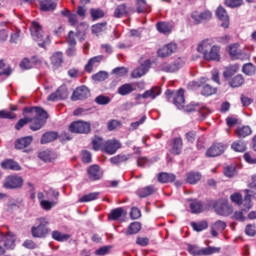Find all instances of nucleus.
<instances>
[{
    "mask_svg": "<svg viewBox=\"0 0 256 256\" xmlns=\"http://www.w3.org/2000/svg\"><path fill=\"white\" fill-rule=\"evenodd\" d=\"M127 215V211L123 208H116L111 210L109 214V219L110 221H117V219H121V217H125Z\"/></svg>",
    "mask_w": 256,
    "mask_h": 256,
    "instance_id": "c85d7f7f",
    "label": "nucleus"
},
{
    "mask_svg": "<svg viewBox=\"0 0 256 256\" xmlns=\"http://www.w3.org/2000/svg\"><path fill=\"white\" fill-rule=\"evenodd\" d=\"M107 29V23L96 24L92 27V32L99 34Z\"/></svg>",
    "mask_w": 256,
    "mask_h": 256,
    "instance_id": "774afa93",
    "label": "nucleus"
},
{
    "mask_svg": "<svg viewBox=\"0 0 256 256\" xmlns=\"http://www.w3.org/2000/svg\"><path fill=\"white\" fill-rule=\"evenodd\" d=\"M91 96V92L87 86H80L76 88L72 94V101H83V99H87Z\"/></svg>",
    "mask_w": 256,
    "mask_h": 256,
    "instance_id": "9d476101",
    "label": "nucleus"
},
{
    "mask_svg": "<svg viewBox=\"0 0 256 256\" xmlns=\"http://www.w3.org/2000/svg\"><path fill=\"white\" fill-rule=\"evenodd\" d=\"M33 143V136H26L24 138L18 139L16 141L15 147L17 149H25V147H29Z\"/></svg>",
    "mask_w": 256,
    "mask_h": 256,
    "instance_id": "2f4dec72",
    "label": "nucleus"
},
{
    "mask_svg": "<svg viewBox=\"0 0 256 256\" xmlns=\"http://www.w3.org/2000/svg\"><path fill=\"white\" fill-rule=\"evenodd\" d=\"M112 73L113 75H116V77H125V74L129 73V70L125 67H118V68H115L112 71Z\"/></svg>",
    "mask_w": 256,
    "mask_h": 256,
    "instance_id": "69168bd1",
    "label": "nucleus"
},
{
    "mask_svg": "<svg viewBox=\"0 0 256 256\" xmlns=\"http://www.w3.org/2000/svg\"><path fill=\"white\" fill-rule=\"evenodd\" d=\"M239 71V67L237 65L228 66L225 71L223 72V77L225 79H229L235 75Z\"/></svg>",
    "mask_w": 256,
    "mask_h": 256,
    "instance_id": "09e8293b",
    "label": "nucleus"
},
{
    "mask_svg": "<svg viewBox=\"0 0 256 256\" xmlns=\"http://www.w3.org/2000/svg\"><path fill=\"white\" fill-rule=\"evenodd\" d=\"M56 205L57 202L55 201L42 200L40 202V206L42 207V209H44V211H51V209H53V207Z\"/></svg>",
    "mask_w": 256,
    "mask_h": 256,
    "instance_id": "bf43d9fd",
    "label": "nucleus"
},
{
    "mask_svg": "<svg viewBox=\"0 0 256 256\" xmlns=\"http://www.w3.org/2000/svg\"><path fill=\"white\" fill-rule=\"evenodd\" d=\"M88 177L91 181H99L103 177V172L99 168V165H92L87 169Z\"/></svg>",
    "mask_w": 256,
    "mask_h": 256,
    "instance_id": "aec40b11",
    "label": "nucleus"
},
{
    "mask_svg": "<svg viewBox=\"0 0 256 256\" xmlns=\"http://www.w3.org/2000/svg\"><path fill=\"white\" fill-rule=\"evenodd\" d=\"M92 145H93L94 151H99V150L104 151L105 149V142L101 137H95L94 139H92Z\"/></svg>",
    "mask_w": 256,
    "mask_h": 256,
    "instance_id": "37998d69",
    "label": "nucleus"
},
{
    "mask_svg": "<svg viewBox=\"0 0 256 256\" xmlns=\"http://www.w3.org/2000/svg\"><path fill=\"white\" fill-rule=\"evenodd\" d=\"M30 31L34 41L38 42L39 47L45 49L47 43H49V36H43V28H41V24L32 22Z\"/></svg>",
    "mask_w": 256,
    "mask_h": 256,
    "instance_id": "f03ea898",
    "label": "nucleus"
},
{
    "mask_svg": "<svg viewBox=\"0 0 256 256\" xmlns=\"http://www.w3.org/2000/svg\"><path fill=\"white\" fill-rule=\"evenodd\" d=\"M227 228V223L221 220H217L216 222L212 223L210 226V233L212 237H218L219 233H223Z\"/></svg>",
    "mask_w": 256,
    "mask_h": 256,
    "instance_id": "f3484780",
    "label": "nucleus"
},
{
    "mask_svg": "<svg viewBox=\"0 0 256 256\" xmlns=\"http://www.w3.org/2000/svg\"><path fill=\"white\" fill-rule=\"evenodd\" d=\"M49 221L45 218H39L36 220V225L31 228V235L34 239H45L49 235Z\"/></svg>",
    "mask_w": 256,
    "mask_h": 256,
    "instance_id": "f257e3e1",
    "label": "nucleus"
},
{
    "mask_svg": "<svg viewBox=\"0 0 256 256\" xmlns=\"http://www.w3.org/2000/svg\"><path fill=\"white\" fill-rule=\"evenodd\" d=\"M129 159H131V154H119L117 156L112 157L110 159V163H112V165H120V163H125V161H129Z\"/></svg>",
    "mask_w": 256,
    "mask_h": 256,
    "instance_id": "f704fd0d",
    "label": "nucleus"
},
{
    "mask_svg": "<svg viewBox=\"0 0 256 256\" xmlns=\"http://www.w3.org/2000/svg\"><path fill=\"white\" fill-rule=\"evenodd\" d=\"M158 181L159 183H173L175 181V174L162 172L158 175Z\"/></svg>",
    "mask_w": 256,
    "mask_h": 256,
    "instance_id": "e433bc0d",
    "label": "nucleus"
},
{
    "mask_svg": "<svg viewBox=\"0 0 256 256\" xmlns=\"http://www.w3.org/2000/svg\"><path fill=\"white\" fill-rule=\"evenodd\" d=\"M155 193V186H145L143 188L138 189L137 195L141 199H145V197H149V195H153Z\"/></svg>",
    "mask_w": 256,
    "mask_h": 256,
    "instance_id": "bb28decb",
    "label": "nucleus"
},
{
    "mask_svg": "<svg viewBox=\"0 0 256 256\" xmlns=\"http://www.w3.org/2000/svg\"><path fill=\"white\" fill-rule=\"evenodd\" d=\"M214 208L216 213L223 217H227L233 213V208H231V205H229V201L227 200H219Z\"/></svg>",
    "mask_w": 256,
    "mask_h": 256,
    "instance_id": "423d86ee",
    "label": "nucleus"
},
{
    "mask_svg": "<svg viewBox=\"0 0 256 256\" xmlns=\"http://www.w3.org/2000/svg\"><path fill=\"white\" fill-rule=\"evenodd\" d=\"M245 83V78H243V75H236L234 78H232L229 81L230 87L237 88L241 87Z\"/></svg>",
    "mask_w": 256,
    "mask_h": 256,
    "instance_id": "c03bdc74",
    "label": "nucleus"
},
{
    "mask_svg": "<svg viewBox=\"0 0 256 256\" xmlns=\"http://www.w3.org/2000/svg\"><path fill=\"white\" fill-rule=\"evenodd\" d=\"M95 103H97V105H109L111 98H109V96L99 95L95 98Z\"/></svg>",
    "mask_w": 256,
    "mask_h": 256,
    "instance_id": "052dcab7",
    "label": "nucleus"
},
{
    "mask_svg": "<svg viewBox=\"0 0 256 256\" xmlns=\"http://www.w3.org/2000/svg\"><path fill=\"white\" fill-rule=\"evenodd\" d=\"M57 137H59V134H57V132H46L45 134L42 135L40 143L42 145L51 143V141H55Z\"/></svg>",
    "mask_w": 256,
    "mask_h": 256,
    "instance_id": "72a5a7b5",
    "label": "nucleus"
},
{
    "mask_svg": "<svg viewBox=\"0 0 256 256\" xmlns=\"http://www.w3.org/2000/svg\"><path fill=\"white\" fill-rule=\"evenodd\" d=\"M186 181L187 183H190V185H195L198 181H201V173L199 172H189L186 175Z\"/></svg>",
    "mask_w": 256,
    "mask_h": 256,
    "instance_id": "ea45409f",
    "label": "nucleus"
},
{
    "mask_svg": "<svg viewBox=\"0 0 256 256\" xmlns=\"http://www.w3.org/2000/svg\"><path fill=\"white\" fill-rule=\"evenodd\" d=\"M13 73V70L11 67L5 68V62L3 60H0V75H6V77H9Z\"/></svg>",
    "mask_w": 256,
    "mask_h": 256,
    "instance_id": "680f3d73",
    "label": "nucleus"
},
{
    "mask_svg": "<svg viewBox=\"0 0 256 256\" xmlns=\"http://www.w3.org/2000/svg\"><path fill=\"white\" fill-rule=\"evenodd\" d=\"M216 17L221 21V27L224 29H228L229 27V15L227 14V10L225 8L219 6L216 10Z\"/></svg>",
    "mask_w": 256,
    "mask_h": 256,
    "instance_id": "dca6fc26",
    "label": "nucleus"
},
{
    "mask_svg": "<svg viewBox=\"0 0 256 256\" xmlns=\"http://www.w3.org/2000/svg\"><path fill=\"white\" fill-rule=\"evenodd\" d=\"M96 199H99V192H92L82 196L79 199V203H89L90 201H95Z\"/></svg>",
    "mask_w": 256,
    "mask_h": 256,
    "instance_id": "a18cd8bd",
    "label": "nucleus"
},
{
    "mask_svg": "<svg viewBox=\"0 0 256 256\" xmlns=\"http://www.w3.org/2000/svg\"><path fill=\"white\" fill-rule=\"evenodd\" d=\"M152 163L147 157H140L137 160L138 167H149Z\"/></svg>",
    "mask_w": 256,
    "mask_h": 256,
    "instance_id": "338daca9",
    "label": "nucleus"
},
{
    "mask_svg": "<svg viewBox=\"0 0 256 256\" xmlns=\"http://www.w3.org/2000/svg\"><path fill=\"white\" fill-rule=\"evenodd\" d=\"M15 241V234H13L12 232H8L7 235H4L3 233L0 232V243L4 242L5 249H15Z\"/></svg>",
    "mask_w": 256,
    "mask_h": 256,
    "instance_id": "ddd939ff",
    "label": "nucleus"
},
{
    "mask_svg": "<svg viewBox=\"0 0 256 256\" xmlns=\"http://www.w3.org/2000/svg\"><path fill=\"white\" fill-rule=\"evenodd\" d=\"M188 252L190 253V255H193V256H207V255H213L215 253H220L221 248L213 247V246H209L206 248H199V246L197 245L189 244Z\"/></svg>",
    "mask_w": 256,
    "mask_h": 256,
    "instance_id": "7ed1b4c3",
    "label": "nucleus"
},
{
    "mask_svg": "<svg viewBox=\"0 0 256 256\" xmlns=\"http://www.w3.org/2000/svg\"><path fill=\"white\" fill-rule=\"evenodd\" d=\"M4 189H21L23 187V177L9 175L3 180Z\"/></svg>",
    "mask_w": 256,
    "mask_h": 256,
    "instance_id": "39448f33",
    "label": "nucleus"
},
{
    "mask_svg": "<svg viewBox=\"0 0 256 256\" xmlns=\"http://www.w3.org/2000/svg\"><path fill=\"white\" fill-rule=\"evenodd\" d=\"M67 97H69V90L67 89V86L62 85L47 97V101H63L64 99H67Z\"/></svg>",
    "mask_w": 256,
    "mask_h": 256,
    "instance_id": "0eeeda50",
    "label": "nucleus"
},
{
    "mask_svg": "<svg viewBox=\"0 0 256 256\" xmlns=\"http://www.w3.org/2000/svg\"><path fill=\"white\" fill-rule=\"evenodd\" d=\"M229 55H231L233 59H249V55L242 52L241 49H239V44L237 43L229 46Z\"/></svg>",
    "mask_w": 256,
    "mask_h": 256,
    "instance_id": "2eb2a0df",
    "label": "nucleus"
},
{
    "mask_svg": "<svg viewBox=\"0 0 256 256\" xmlns=\"http://www.w3.org/2000/svg\"><path fill=\"white\" fill-rule=\"evenodd\" d=\"M57 0H40L41 11H55L57 9Z\"/></svg>",
    "mask_w": 256,
    "mask_h": 256,
    "instance_id": "b1692460",
    "label": "nucleus"
},
{
    "mask_svg": "<svg viewBox=\"0 0 256 256\" xmlns=\"http://www.w3.org/2000/svg\"><path fill=\"white\" fill-rule=\"evenodd\" d=\"M227 146L223 143H216L213 144L210 148L206 151V157H219V155H223Z\"/></svg>",
    "mask_w": 256,
    "mask_h": 256,
    "instance_id": "9b49d317",
    "label": "nucleus"
},
{
    "mask_svg": "<svg viewBox=\"0 0 256 256\" xmlns=\"http://www.w3.org/2000/svg\"><path fill=\"white\" fill-rule=\"evenodd\" d=\"M213 17V13L209 10H205L203 12L194 11L191 14V18L193 19L194 23H203V21H211Z\"/></svg>",
    "mask_w": 256,
    "mask_h": 256,
    "instance_id": "6e6552de",
    "label": "nucleus"
},
{
    "mask_svg": "<svg viewBox=\"0 0 256 256\" xmlns=\"http://www.w3.org/2000/svg\"><path fill=\"white\" fill-rule=\"evenodd\" d=\"M157 30L159 33H163L164 35H167L168 33H171V25L167 22H159L157 25Z\"/></svg>",
    "mask_w": 256,
    "mask_h": 256,
    "instance_id": "8fccbe9b",
    "label": "nucleus"
},
{
    "mask_svg": "<svg viewBox=\"0 0 256 256\" xmlns=\"http://www.w3.org/2000/svg\"><path fill=\"white\" fill-rule=\"evenodd\" d=\"M235 133L238 139H245V137H249V135L253 133V130H251L250 126H242V127H238L235 130Z\"/></svg>",
    "mask_w": 256,
    "mask_h": 256,
    "instance_id": "a878e982",
    "label": "nucleus"
},
{
    "mask_svg": "<svg viewBox=\"0 0 256 256\" xmlns=\"http://www.w3.org/2000/svg\"><path fill=\"white\" fill-rule=\"evenodd\" d=\"M213 45V40L212 39H204L201 42L198 43L196 51L198 53H201L202 57L205 55V53H207V51H209V49L212 47Z\"/></svg>",
    "mask_w": 256,
    "mask_h": 256,
    "instance_id": "412c9836",
    "label": "nucleus"
},
{
    "mask_svg": "<svg viewBox=\"0 0 256 256\" xmlns=\"http://www.w3.org/2000/svg\"><path fill=\"white\" fill-rule=\"evenodd\" d=\"M135 91V88H133V84L126 83L118 88V94L122 95L123 97L125 95H129Z\"/></svg>",
    "mask_w": 256,
    "mask_h": 256,
    "instance_id": "58836bf2",
    "label": "nucleus"
},
{
    "mask_svg": "<svg viewBox=\"0 0 256 256\" xmlns=\"http://www.w3.org/2000/svg\"><path fill=\"white\" fill-rule=\"evenodd\" d=\"M173 101L174 105H176L178 109H183L185 105V91L183 89H179L175 92Z\"/></svg>",
    "mask_w": 256,
    "mask_h": 256,
    "instance_id": "4be33fe9",
    "label": "nucleus"
},
{
    "mask_svg": "<svg viewBox=\"0 0 256 256\" xmlns=\"http://www.w3.org/2000/svg\"><path fill=\"white\" fill-rule=\"evenodd\" d=\"M90 15L92 19L96 21V19H101L102 17H104L105 13H103L101 9H91Z\"/></svg>",
    "mask_w": 256,
    "mask_h": 256,
    "instance_id": "0e129e2a",
    "label": "nucleus"
},
{
    "mask_svg": "<svg viewBox=\"0 0 256 256\" xmlns=\"http://www.w3.org/2000/svg\"><path fill=\"white\" fill-rule=\"evenodd\" d=\"M32 125H30V129L32 131H39L45 125V120L36 118L35 116L32 118L31 121Z\"/></svg>",
    "mask_w": 256,
    "mask_h": 256,
    "instance_id": "79ce46f5",
    "label": "nucleus"
},
{
    "mask_svg": "<svg viewBox=\"0 0 256 256\" xmlns=\"http://www.w3.org/2000/svg\"><path fill=\"white\" fill-rule=\"evenodd\" d=\"M127 13H129V8L126 4H121L114 10V17H116V19H121V17H125Z\"/></svg>",
    "mask_w": 256,
    "mask_h": 256,
    "instance_id": "473e14b6",
    "label": "nucleus"
},
{
    "mask_svg": "<svg viewBox=\"0 0 256 256\" xmlns=\"http://www.w3.org/2000/svg\"><path fill=\"white\" fill-rule=\"evenodd\" d=\"M38 157L39 159H41V161H44L45 163H49L53 159V156L51 155V151L49 150H44L40 152L38 154Z\"/></svg>",
    "mask_w": 256,
    "mask_h": 256,
    "instance_id": "5fc2aeb1",
    "label": "nucleus"
},
{
    "mask_svg": "<svg viewBox=\"0 0 256 256\" xmlns=\"http://www.w3.org/2000/svg\"><path fill=\"white\" fill-rule=\"evenodd\" d=\"M141 231V223L139 222H132L129 227L128 230L126 231V235H135L138 232Z\"/></svg>",
    "mask_w": 256,
    "mask_h": 256,
    "instance_id": "de8ad7c7",
    "label": "nucleus"
},
{
    "mask_svg": "<svg viewBox=\"0 0 256 256\" xmlns=\"http://www.w3.org/2000/svg\"><path fill=\"white\" fill-rule=\"evenodd\" d=\"M215 93H217V89L208 84L203 86L201 92V94L205 95L206 97H209V95H215Z\"/></svg>",
    "mask_w": 256,
    "mask_h": 256,
    "instance_id": "4d7b16f0",
    "label": "nucleus"
},
{
    "mask_svg": "<svg viewBox=\"0 0 256 256\" xmlns=\"http://www.w3.org/2000/svg\"><path fill=\"white\" fill-rule=\"evenodd\" d=\"M175 51H177V44L175 43L167 44L158 50V57H162V59H164L165 57H169L170 55H173Z\"/></svg>",
    "mask_w": 256,
    "mask_h": 256,
    "instance_id": "6ab92c4d",
    "label": "nucleus"
},
{
    "mask_svg": "<svg viewBox=\"0 0 256 256\" xmlns=\"http://www.w3.org/2000/svg\"><path fill=\"white\" fill-rule=\"evenodd\" d=\"M35 116L37 119H42V121H47L49 119V114L41 107H35Z\"/></svg>",
    "mask_w": 256,
    "mask_h": 256,
    "instance_id": "3c124183",
    "label": "nucleus"
},
{
    "mask_svg": "<svg viewBox=\"0 0 256 256\" xmlns=\"http://www.w3.org/2000/svg\"><path fill=\"white\" fill-rule=\"evenodd\" d=\"M190 209L191 213H203V203H201V201L194 200L190 203Z\"/></svg>",
    "mask_w": 256,
    "mask_h": 256,
    "instance_id": "49530a36",
    "label": "nucleus"
},
{
    "mask_svg": "<svg viewBox=\"0 0 256 256\" xmlns=\"http://www.w3.org/2000/svg\"><path fill=\"white\" fill-rule=\"evenodd\" d=\"M108 78H109V74L105 71H100L92 76V79H94V81H105V79H108Z\"/></svg>",
    "mask_w": 256,
    "mask_h": 256,
    "instance_id": "e2e57ef3",
    "label": "nucleus"
},
{
    "mask_svg": "<svg viewBox=\"0 0 256 256\" xmlns=\"http://www.w3.org/2000/svg\"><path fill=\"white\" fill-rule=\"evenodd\" d=\"M151 69V60H145L138 68L134 69L131 73L132 79H139L143 75L147 74V71Z\"/></svg>",
    "mask_w": 256,
    "mask_h": 256,
    "instance_id": "1a4fd4ad",
    "label": "nucleus"
},
{
    "mask_svg": "<svg viewBox=\"0 0 256 256\" xmlns=\"http://www.w3.org/2000/svg\"><path fill=\"white\" fill-rule=\"evenodd\" d=\"M160 69L165 73H175L176 71H179V69H181V64L179 62H174V63L164 62L160 65Z\"/></svg>",
    "mask_w": 256,
    "mask_h": 256,
    "instance_id": "5701e85b",
    "label": "nucleus"
},
{
    "mask_svg": "<svg viewBox=\"0 0 256 256\" xmlns=\"http://www.w3.org/2000/svg\"><path fill=\"white\" fill-rule=\"evenodd\" d=\"M69 132L87 135V133H91V123L81 120L72 122L69 126Z\"/></svg>",
    "mask_w": 256,
    "mask_h": 256,
    "instance_id": "20e7f679",
    "label": "nucleus"
},
{
    "mask_svg": "<svg viewBox=\"0 0 256 256\" xmlns=\"http://www.w3.org/2000/svg\"><path fill=\"white\" fill-rule=\"evenodd\" d=\"M52 239H54L55 241L63 242V241H67L69 239V235L61 233L56 230V231L52 232Z\"/></svg>",
    "mask_w": 256,
    "mask_h": 256,
    "instance_id": "864d4df0",
    "label": "nucleus"
},
{
    "mask_svg": "<svg viewBox=\"0 0 256 256\" xmlns=\"http://www.w3.org/2000/svg\"><path fill=\"white\" fill-rule=\"evenodd\" d=\"M101 61H103L102 55L91 58L88 61V63L85 65V71H87L88 73H91V71H93V65H95V63H101Z\"/></svg>",
    "mask_w": 256,
    "mask_h": 256,
    "instance_id": "a19ab883",
    "label": "nucleus"
},
{
    "mask_svg": "<svg viewBox=\"0 0 256 256\" xmlns=\"http://www.w3.org/2000/svg\"><path fill=\"white\" fill-rule=\"evenodd\" d=\"M221 48L217 45H212V47L205 53L203 59L205 61H221V55L219 54Z\"/></svg>",
    "mask_w": 256,
    "mask_h": 256,
    "instance_id": "f8f14e48",
    "label": "nucleus"
},
{
    "mask_svg": "<svg viewBox=\"0 0 256 256\" xmlns=\"http://www.w3.org/2000/svg\"><path fill=\"white\" fill-rule=\"evenodd\" d=\"M242 71L245 75L251 76V75H255V65L248 63V64H244L242 67Z\"/></svg>",
    "mask_w": 256,
    "mask_h": 256,
    "instance_id": "6e6d98bb",
    "label": "nucleus"
},
{
    "mask_svg": "<svg viewBox=\"0 0 256 256\" xmlns=\"http://www.w3.org/2000/svg\"><path fill=\"white\" fill-rule=\"evenodd\" d=\"M159 95H161V89H159L158 87H154L151 88L150 90L145 91L142 95H140V97H142V99H156L157 97H159Z\"/></svg>",
    "mask_w": 256,
    "mask_h": 256,
    "instance_id": "c756f323",
    "label": "nucleus"
},
{
    "mask_svg": "<svg viewBox=\"0 0 256 256\" xmlns=\"http://www.w3.org/2000/svg\"><path fill=\"white\" fill-rule=\"evenodd\" d=\"M181 149H183V139L174 138L172 148L170 150L172 155H181Z\"/></svg>",
    "mask_w": 256,
    "mask_h": 256,
    "instance_id": "cd10ccee",
    "label": "nucleus"
},
{
    "mask_svg": "<svg viewBox=\"0 0 256 256\" xmlns=\"http://www.w3.org/2000/svg\"><path fill=\"white\" fill-rule=\"evenodd\" d=\"M191 227L194 229V231L201 232L205 231V229L209 227V224L207 223V221L191 222Z\"/></svg>",
    "mask_w": 256,
    "mask_h": 256,
    "instance_id": "603ef678",
    "label": "nucleus"
},
{
    "mask_svg": "<svg viewBox=\"0 0 256 256\" xmlns=\"http://www.w3.org/2000/svg\"><path fill=\"white\" fill-rule=\"evenodd\" d=\"M31 121H33V118L32 117H25V118H22L20 119L16 125H15V129L17 131L23 129V127H25V125H27V123H31Z\"/></svg>",
    "mask_w": 256,
    "mask_h": 256,
    "instance_id": "13d9d810",
    "label": "nucleus"
},
{
    "mask_svg": "<svg viewBox=\"0 0 256 256\" xmlns=\"http://www.w3.org/2000/svg\"><path fill=\"white\" fill-rule=\"evenodd\" d=\"M121 149V142L118 140H108L104 142V150L108 155H115L117 153V150Z\"/></svg>",
    "mask_w": 256,
    "mask_h": 256,
    "instance_id": "4468645a",
    "label": "nucleus"
},
{
    "mask_svg": "<svg viewBox=\"0 0 256 256\" xmlns=\"http://www.w3.org/2000/svg\"><path fill=\"white\" fill-rule=\"evenodd\" d=\"M183 109L184 111H186V113H193V111H199L202 117H207V111H209L207 108L201 107L199 103H195V102H192L184 106Z\"/></svg>",
    "mask_w": 256,
    "mask_h": 256,
    "instance_id": "a211bd4d",
    "label": "nucleus"
},
{
    "mask_svg": "<svg viewBox=\"0 0 256 256\" xmlns=\"http://www.w3.org/2000/svg\"><path fill=\"white\" fill-rule=\"evenodd\" d=\"M231 149H233V151L236 153H244V151H247V144L241 140H238L231 144Z\"/></svg>",
    "mask_w": 256,
    "mask_h": 256,
    "instance_id": "c9c22d12",
    "label": "nucleus"
},
{
    "mask_svg": "<svg viewBox=\"0 0 256 256\" xmlns=\"http://www.w3.org/2000/svg\"><path fill=\"white\" fill-rule=\"evenodd\" d=\"M41 60L37 59V57H32L31 60L24 58L21 63V69H33L34 65H40Z\"/></svg>",
    "mask_w": 256,
    "mask_h": 256,
    "instance_id": "393cba45",
    "label": "nucleus"
},
{
    "mask_svg": "<svg viewBox=\"0 0 256 256\" xmlns=\"http://www.w3.org/2000/svg\"><path fill=\"white\" fill-rule=\"evenodd\" d=\"M50 61L55 67H61L63 63V52H55L51 57Z\"/></svg>",
    "mask_w": 256,
    "mask_h": 256,
    "instance_id": "4c0bfd02",
    "label": "nucleus"
},
{
    "mask_svg": "<svg viewBox=\"0 0 256 256\" xmlns=\"http://www.w3.org/2000/svg\"><path fill=\"white\" fill-rule=\"evenodd\" d=\"M2 169H10L11 171H21V166L19 163L13 161V160H5L1 162Z\"/></svg>",
    "mask_w": 256,
    "mask_h": 256,
    "instance_id": "7c9ffc66",
    "label": "nucleus"
}]
</instances>
